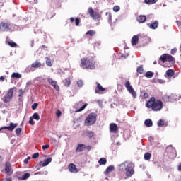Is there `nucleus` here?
<instances>
[{
	"mask_svg": "<svg viewBox=\"0 0 181 181\" xmlns=\"http://www.w3.org/2000/svg\"><path fill=\"white\" fill-rule=\"evenodd\" d=\"M134 168L135 165L128 161H124L119 165V170L120 172L126 171L125 175L127 177H132V175L135 174Z\"/></svg>",
	"mask_w": 181,
	"mask_h": 181,
	"instance_id": "obj_1",
	"label": "nucleus"
},
{
	"mask_svg": "<svg viewBox=\"0 0 181 181\" xmlns=\"http://www.w3.org/2000/svg\"><path fill=\"white\" fill-rule=\"evenodd\" d=\"M146 108L151 109L153 111H160L163 108V103L160 100H156L155 97H151L146 104Z\"/></svg>",
	"mask_w": 181,
	"mask_h": 181,
	"instance_id": "obj_2",
	"label": "nucleus"
},
{
	"mask_svg": "<svg viewBox=\"0 0 181 181\" xmlns=\"http://www.w3.org/2000/svg\"><path fill=\"white\" fill-rule=\"evenodd\" d=\"M80 67L86 70H94L95 69V61L91 58L83 57L81 59Z\"/></svg>",
	"mask_w": 181,
	"mask_h": 181,
	"instance_id": "obj_3",
	"label": "nucleus"
},
{
	"mask_svg": "<svg viewBox=\"0 0 181 181\" xmlns=\"http://www.w3.org/2000/svg\"><path fill=\"white\" fill-rule=\"evenodd\" d=\"M97 122V114L94 112L90 113L85 119V125L90 127L94 125V123Z\"/></svg>",
	"mask_w": 181,
	"mask_h": 181,
	"instance_id": "obj_4",
	"label": "nucleus"
},
{
	"mask_svg": "<svg viewBox=\"0 0 181 181\" xmlns=\"http://www.w3.org/2000/svg\"><path fill=\"white\" fill-rule=\"evenodd\" d=\"M159 61L162 63H166V62H168L169 63H175V57L169 54H163L160 57Z\"/></svg>",
	"mask_w": 181,
	"mask_h": 181,
	"instance_id": "obj_5",
	"label": "nucleus"
},
{
	"mask_svg": "<svg viewBox=\"0 0 181 181\" xmlns=\"http://www.w3.org/2000/svg\"><path fill=\"white\" fill-rule=\"evenodd\" d=\"M12 30V24L9 22L2 21L0 23V32H9Z\"/></svg>",
	"mask_w": 181,
	"mask_h": 181,
	"instance_id": "obj_6",
	"label": "nucleus"
},
{
	"mask_svg": "<svg viewBox=\"0 0 181 181\" xmlns=\"http://www.w3.org/2000/svg\"><path fill=\"white\" fill-rule=\"evenodd\" d=\"M15 88H11L8 90L7 94L2 98L3 103H11L13 97V90H15Z\"/></svg>",
	"mask_w": 181,
	"mask_h": 181,
	"instance_id": "obj_7",
	"label": "nucleus"
},
{
	"mask_svg": "<svg viewBox=\"0 0 181 181\" xmlns=\"http://www.w3.org/2000/svg\"><path fill=\"white\" fill-rule=\"evenodd\" d=\"M91 146L88 145V146H86V144H78L77 146L75 149V152L76 153H79L80 152H83V151H91Z\"/></svg>",
	"mask_w": 181,
	"mask_h": 181,
	"instance_id": "obj_8",
	"label": "nucleus"
},
{
	"mask_svg": "<svg viewBox=\"0 0 181 181\" xmlns=\"http://www.w3.org/2000/svg\"><path fill=\"white\" fill-rule=\"evenodd\" d=\"M124 87H126L127 91H129V93L132 94L134 98H136V92L135 91V90H134V88L131 85V82H129V81L125 82Z\"/></svg>",
	"mask_w": 181,
	"mask_h": 181,
	"instance_id": "obj_9",
	"label": "nucleus"
},
{
	"mask_svg": "<svg viewBox=\"0 0 181 181\" xmlns=\"http://www.w3.org/2000/svg\"><path fill=\"white\" fill-rule=\"evenodd\" d=\"M88 11L92 19H100V18H101V15H100V13L94 11L93 8L89 7Z\"/></svg>",
	"mask_w": 181,
	"mask_h": 181,
	"instance_id": "obj_10",
	"label": "nucleus"
},
{
	"mask_svg": "<svg viewBox=\"0 0 181 181\" xmlns=\"http://www.w3.org/2000/svg\"><path fill=\"white\" fill-rule=\"evenodd\" d=\"M5 172L8 175V176H11L12 173H13V170H12L11 163L6 162L5 163Z\"/></svg>",
	"mask_w": 181,
	"mask_h": 181,
	"instance_id": "obj_11",
	"label": "nucleus"
},
{
	"mask_svg": "<svg viewBox=\"0 0 181 181\" xmlns=\"http://www.w3.org/2000/svg\"><path fill=\"white\" fill-rule=\"evenodd\" d=\"M87 105H88V104L84 103L80 101L76 104V107L78 110H76V112H81V111H83V110H86V107H87Z\"/></svg>",
	"mask_w": 181,
	"mask_h": 181,
	"instance_id": "obj_12",
	"label": "nucleus"
},
{
	"mask_svg": "<svg viewBox=\"0 0 181 181\" xmlns=\"http://www.w3.org/2000/svg\"><path fill=\"white\" fill-rule=\"evenodd\" d=\"M18 127V123H10L9 126L6 127L4 126L3 127L0 128V131H2V129H7V131H10V132H12L15 128Z\"/></svg>",
	"mask_w": 181,
	"mask_h": 181,
	"instance_id": "obj_13",
	"label": "nucleus"
},
{
	"mask_svg": "<svg viewBox=\"0 0 181 181\" xmlns=\"http://www.w3.org/2000/svg\"><path fill=\"white\" fill-rule=\"evenodd\" d=\"M68 170L71 173H78V168L75 165L74 163H70L69 165Z\"/></svg>",
	"mask_w": 181,
	"mask_h": 181,
	"instance_id": "obj_14",
	"label": "nucleus"
},
{
	"mask_svg": "<svg viewBox=\"0 0 181 181\" xmlns=\"http://www.w3.org/2000/svg\"><path fill=\"white\" fill-rule=\"evenodd\" d=\"M47 81H48L49 84L52 86V87H54V88L57 91H59V90H60V87H59V85H57V82L56 81H53V79H52L51 78H49L47 79Z\"/></svg>",
	"mask_w": 181,
	"mask_h": 181,
	"instance_id": "obj_15",
	"label": "nucleus"
},
{
	"mask_svg": "<svg viewBox=\"0 0 181 181\" xmlns=\"http://www.w3.org/2000/svg\"><path fill=\"white\" fill-rule=\"evenodd\" d=\"M110 132H114V134L118 133V126L115 123H111L110 124Z\"/></svg>",
	"mask_w": 181,
	"mask_h": 181,
	"instance_id": "obj_16",
	"label": "nucleus"
},
{
	"mask_svg": "<svg viewBox=\"0 0 181 181\" xmlns=\"http://www.w3.org/2000/svg\"><path fill=\"white\" fill-rule=\"evenodd\" d=\"M50 162H52V158H48L44 160V162L40 161L39 166H40V167L42 166L43 168H45V166H47V165H49V163H50Z\"/></svg>",
	"mask_w": 181,
	"mask_h": 181,
	"instance_id": "obj_17",
	"label": "nucleus"
},
{
	"mask_svg": "<svg viewBox=\"0 0 181 181\" xmlns=\"http://www.w3.org/2000/svg\"><path fill=\"white\" fill-rule=\"evenodd\" d=\"M96 86L97 87L95 89V94H100V91H105V88H104L98 82H96Z\"/></svg>",
	"mask_w": 181,
	"mask_h": 181,
	"instance_id": "obj_18",
	"label": "nucleus"
},
{
	"mask_svg": "<svg viewBox=\"0 0 181 181\" xmlns=\"http://www.w3.org/2000/svg\"><path fill=\"white\" fill-rule=\"evenodd\" d=\"M31 67L33 69H40V67H42V62L36 60L31 64Z\"/></svg>",
	"mask_w": 181,
	"mask_h": 181,
	"instance_id": "obj_19",
	"label": "nucleus"
},
{
	"mask_svg": "<svg viewBox=\"0 0 181 181\" xmlns=\"http://www.w3.org/2000/svg\"><path fill=\"white\" fill-rule=\"evenodd\" d=\"M148 26L150 29H158V27L159 26V21H155L153 23L148 24Z\"/></svg>",
	"mask_w": 181,
	"mask_h": 181,
	"instance_id": "obj_20",
	"label": "nucleus"
},
{
	"mask_svg": "<svg viewBox=\"0 0 181 181\" xmlns=\"http://www.w3.org/2000/svg\"><path fill=\"white\" fill-rule=\"evenodd\" d=\"M138 42H139V37H138V35L133 36L132 39V45L133 46H136V45H138Z\"/></svg>",
	"mask_w": 181,
	"mask_h": 181,
	"instance_id": "obj_21",
	"label": "nucleus"
},
{
	"mask_svg": "<svg viewBox=\"0 0 181 181\" xmlns=\"http://www.w3.org/2000/svg\"><path fill=\"white\" fill-rule=\"evenodd\" d=\"M137 21L139 23H144V22H146V16H139L137 17Z\"/></svg>",
	"mask_w": 181,
	"mask_h": 181,
	"instance_id": "obj_22",
	"label": "nucleus"
},
{
	"mask_svg": "<svg viewBox=\"0 0 181 181\" xmlns=\"http://www.w3.org/2000/svg\"><path fill=\"white\" fill-rule=\"evenodd\" d=\"M144 125L147 127H151L152 125H153V122L151 119H147L144 121Z\"/></svg>",
	"mask_w": 181,
	"mask_h": 181,
	"instance_id": "obj_23",
	"label": "nucleus"
},
{
	"mask_svg": "<svg viewBox=\"0 0 181 181\" xmlns=\"http://www.w3.org/2000/svg\"><path fill=\"white\" fill-rule=\"evenodd\" d=\"M30 177V174L29 173H25L22 175V177L18 178V180H26V179H29Z\"/></svg>",
	"mask_w": 181,
	"mask_h": 181,
	"instance_id": "obj_24",
	"label": "nucleus"
},
{
	"mask_svg": "<svg viewBox=\"0 0 181 181\" xmlns=\"http://www.w3.org/2000/svg\"><path fill=\"white\" fill-rule=\"evenodd\" d=\"M71 84V81L70 80V78H66L64 81V85L65 87H70V85Z\"/></svg>",
	"mask_w": 181,
	"mask_h": 181,
	"instance_id": "obj_25",
	"label": "nucleus"
},
{
	"mask_svg": "<svg viewBox=\"0 0 181 181\" xmlns=\"http://www.w3.org/2000/svg\"><path fill=\"white\" fill-rule=\"evenodd\" d=\"M166 75L168 77H173L175 76V71L173 69H168L166 71Z\"/></svg>",
	"mask_w": 181,
	"mask_h": 181,
	"instance_id": "obj_26",
	"label": "nucleus"
},
{
	"mask_svg": "<svg viewBox=\"0 0 181 181\" xmlns=\"http://www.w3.org/2000/svg\"><path fill=\"white\" fill-rule=\"evenodd\" d=\"M45 64L47 66H48V67H52V66H53V63L52 62V59H50L49 57L46 58Z\"/></svg>",
	"mask_w": 181,
	"mask_h": 181,
	"instance_id": "obj_27",
	"label": "nucleus"
},
{
	"mask_svg": "<svg viewBox=\"0 0 181 181\" xmlns=\"http://www.w3.org/2000/svg\"><path fill=\"white\" fill-rule=\"evenodd\" d=\"M11 78H22V74H19V73H15L13 72L11 74Z\"/></svg>",
	"mask_w": 181,
	"mask_h": 181,
	"instance_id": "obj_28",
	"label": "nucleus"
},
{
	"mask_svg": "<svg viewBox=\"0 0 181 181\" xmlns=\"http://www.w3.org/2000/svg\"><path fill=\"white\" fill-rule=\"evenodd\" d=\"M156 2H158V0H144V4L147 5H153V4H156Z\"/></svg>",
	"mask_w": 181,
	"mask_h": 181,
	"instance_id": "obj_29",
	"label": "nucleus"
},
{
	"mask_svg": "<svg viewBox=\"0 0 181 181\" xmlns=\"http://www.w3.org/2000/svg\"><path fill=\"white\" fill-rule=\"evenodd\" d=\"M114 170V166L110 165L105 170V174L108 175V173H111Z\"/></svg>",
	"mask_w": 181,
	"mask_h": 181,
	"instance_id": "obj_30",
	"label": "nucleus"
},
{
	"mask_svg": "<svg viewBox=\"0 0 181 181\" xmlns=\"http://www.w3.org/2000/svg\"><path fill=\"white\" fill-rule=\"evenodd\" d=\"M98 163L99 165H107V158H100V160H98Z\"/></svg>",
	"mask_w": 181,
	"mask_h": 181,
	"instance_id": "obj_31",
	"label": "nucleus"
},
{
	"mask_svg": "<svg viewBox=\"0 0 181 181\" xmlns=\"http://www.w3.org/2000/svg\"><path fill=\"white\" fill-rule=\"evenodd\" d=\"M85 135L88 136V138H93L94 136V132L91 131H86L85 132Z\"/></svg>",
	"mask_w": 181,
	"mask_h": 181,
	"instance_id": "obj_32",
	"label": "nucleus"
},
{
	"mask_svg": "<svg viewBox=\"0 0 181 181\" xmlns=\"http://www.w3.org/2000/svg\"><path fill=\"white\" fill-rule=\"evenodd\" d=\"M145 77L147 78H152L153 77V72L148 71L146 73Z\"/></svg>",
	"mask_w": 181,
	"mask_h": 181,
	"instance_id": "obj_33",
	"label": "nucleus"
},
{
	"mask_svg": "<svg viewBox=\"0 0 181 181\" xmlns=\"http://www.w3.org/2000/svg\"><path fill=\"white\" fill-rule=\"evenodd\" d=\"M137 73H139V74H142L144 73V65H140L137 69Z\"/></svg>",
	"mask_w": 181,
	"mask_h": 181,
	"instance_id": "obj_34",
	"label": "nucleus"
},
{
	"mask_svg": "<svg viewBox=\"0 0 181 181\" xmlns=\"http://www.w3.org/2000/svg\"><path fill=\"white\" fill-rule=\"evenodd\" d=\"M151 158H152V154H151V153H146L144 154L145 160H149Z\"/></svg>",
	"mask_w": 181,
	"mask_h": 181,
	"instance_id": "obj_35",
	"label": "nucleus"
},
{
	"mask_svg": "<svg viewBox=\"0 0 181 181\" xmlns=\"http://www.w3.org/2000/svg\"><path fill=\"white\" fill-rule=\"evenodd\" d=\"M7 43L9 46H11V47H18V44H16V42H15L7 41Z\"/></svg>",
	"mask_w": 181,
	"mask_h": 181,
	"instance_id": "obj_36",
	"label": "nucleus"
},
{
	"mask_svg": "<svg viewBox=\"0 0 181 181\" xmlns=\"http://www.w3.org/2000/svg\"><path fill=\"white\" fill-rule=\"evenodd\" d=\"M33 119H36V121H39L40 119V116H39V114L37 113H34L33 115V117H31Z\"/></svg>",
	"mask_w": 181,
	"mask_h": 181,
	"instance_id": "obj_37",
	"label": "nucleus"
},
{
	"mask_svg": "<svg viewBox=\"0 0 181 181\" xmlns=\"http://www.w3.org/2000/svg\"><path fill=\"white\" fill-rule=\"evenodd\" d=\"M86 35H88L89 36H94L95 35V30H88Z\"/></svg>",
	"mask_w": 181,
	"mask_h": 181,
	"instance_id": "obj_38",
	"label": "nucleus"
},
{
	"mask_svg": "<svg viewBox=\"0 0 181 181\" xmlns=\"http://www.w3.org/2000/svg\"><path fill=\"white\" fill-rule=\"evenodd\" d=\"M21 132H22V128L18 127L16 129V135H17V136H21Z\"/></svg>",
	"mask_w": 181,
	"mask_h": 181,
	"instance_id": "obj_39",
	"label": "nucleus"
},
{
	"mask_svg": "<svg viewBox=\"0 0 181 181\" xmlns=\"http://www.w3.org/2000/svg\"><path fill=\"white\" fill-rule=\"evenodd\" d=\"M158 127H163V125H165V122L163 121V119H160L158 123H157Z\"/></svg>",
	"mask_w": 181,
	"mask_h": 181,
	"instance_id": "obj_40",
	"label": "nucleus"
},
{
	"mask_svg": "<svg viewBox=\"0 0 181 181\" xmlns=\"http://www.w3.org/2000/svg\"><path fill=\"white\" fill-rule=\"evenodd\" d=\"M35 175H47V171L46 170L38 171L35 173Z\"/></svg>",
	"mask_w": 181,
	"mask_h": 181,
	"instance_id": "obj_41",
	"label": "nucleus"
},
{
	"mask_svg": "<svg viewBox=\"0 0 181 181\" xmlns=\"http://www.w3.org/2000/svg\"><path fill=\"white\" fill-rule=\"evenodd\" d=\"M105 15L108 16L107 20L109 21H112V16L111 15V13L106 12Z\"/></svg>",
	"mask_w": 181,
	"mask_h": 181,
	"instance_id": "obj_42",
	"label": "nucleus"
},
{
	"mask_svg": "<svg viewBox=\"0 0 181 181\" xmlns=\"http://www.w3.org/2000/svg\"><path fill=\"white\" fill-rule=\"evenodd\" d=\"M120 10H121V7H119V6H115L113 7V11L115 12H119Z\"/></svg>",
	"mask_w": 181,
	"mask_h": 181,
	"instance_id": "obj_43",
	"label": "nucleus"
},
{
	"mask_svg": "<svg viewBox=\"0 0 181 181\" xmlns=\"http://www.w3.org/2000/svg\"><path fill=\"white\" fill-rule=\"evenodd\" d=\"M18 92L20 93L18 95V97L22 98V95H23V94H25V90H23V89H19Z\"/></svg>",
	"mask_w": 181,
	"mask_h": 181,
	"instance_id": "obj_44",
	"label": "nucleus"
},
{
	"mask_svg": "<svg viewBox=\"0 0 181 181\" xmlns=\"http://www.w3.org/2000/svg\"><path fill=\"white\" fill-rule=\"evenodd\" d=\"M75 25L76 26H78L80 25V18H75Z\"/></svg>",
	"mask_w": 181,
	"mask_h": 181,
	"instance_id": "obj_45",
	"label": "nucleus"
},
{
	"mask_svg": "<svg viewBox=\"0 0 181 181\" xmlns=\"http://www.w3.org/2000/svg\"><path fill=\"white\" fill-rule=\"evenodd\" d=\"M56 115L58 118H60V117H62V112L60 110H57L56 112Z\"/></svg>",
	"mask_w": 181,
	"mask_h": 181,
	"instance_id": "obj_46",
	"label": "nucleus"
},
{
	"mask_svg": "<svg viewBox=\"0 0 181 181\" xmlns=\"http://www.w3.org/2000/svg\"><path fill=\"white\" fill-rule=\"evenodd\" d=\"M50 148V145L46 144L42 146L43 151H46V149H49Z\"/></svg>",
	"mask_w": 181,
	"mask_h": 181,
	"instance_id": "obj_47",
	"label": "nucleus"
},
{
	"mask_svg": "<svg viewBox=\"0 0 181 181\" xmlns=\"http://www.w3.org/2000/svg\"><path fill=\"white\" fill-rule=\"evenodd\" d=\"M28 122L29 124H30V125H35V121H33V117H30Z\"/></svg>",
	"mask_w": 181,
	"mask_h": 181,
	"instance_id": "obj_48",
	"label": "nucleus"
},
{
	"mask_svg": "<svg viewBox=\"0 0 181 181\" xmlns=\"http://www.w3.org/2000/svg\"><path fill=\"white\" fill-rule=\"evenodd\" d=\"M33 159H37V158H39V153H35L32 156Z\"/></svg>",
	"mask_w": 181,
	"mask_h": 181,
	"instance_id": "obj_49",
	"label": "nucleus"
},
{
	"mask_svg": "<svg viewBox=\"0 0 181 181\" xmlns=\"http://www.w3.org/2000/svg\"><path fill=\"white\" fill-rule=\"evenodd\" d=\"M37 105H39V104H37V103H34L33 105H32V107H31V108H32V110H36V108H37Z\"/></svg>",
	"mask_w": 181,
	"mask_h": 181,
	"instance_id": "obj_50",
	"label": "nucleus"
},
{
	"mask_svg": "<svg viewBox=\"0 0 181 181\" xmlns=\"http://www.w3.org/2000/svg\"><path fill=\"white\" fill-rule=\"evenodd\" d=\"M176 52H177V48H174V49H171L170 53L172 54H176Z\"/></svg>",
	"mask_w": 181,
	"mask_h": 181,
	"instance_id": "obj_51",
	"label": "nucleus"
},
{
	"mask_svg": "<svg viewBox=\"0 0 181 181\" xmlns=\"http://www.w3.org/2000/svg\"><path fill=\"white\" fill-rule=\"evenodd\" d=\"M77 84H78V87H83V85L82 81H78L77 82Z\"/></svg>",
	"mask_w": 181,
	"mask_h": 181,
	"instance_id": "obj_52",
	"label": "nucleus"
},
{
	"mask_svg": "<svg viewBox=\"0 0 181 181\" xmlns=\"http://www.w3.org/2000/svg\"><path fill=\"white\" fill-rule=\"evenodd\" d=\"M149 97V94L148 93H144L143 98H148Z\"/></svg>",
	"mask_w": 181,
	"mask_h": 181,
	"instance_id": "obj_53",
	"label": "nucleus"
},
{
	"mask_svg": "<svg viewBox=\"0 0 181 181\" xmlns=\"http://www.w3.org/2000/svg\"><path fill=\"white\" fill-rule=\"evenodd\" d=\"M0 181H12V178L9 177V178H4Z\"/></svg>",
	"mask_w": 181,
	"mask_h": 181,
	"instance_id": "obj_54",
	"label": "nucleus"
},
{
	"mask_svg": "<svg viewBox=\"0 0 181 181\" xmlns=\"http://www.w3.org/2000/svg\"><path fill=\"white\" fill-rule=\"evenodd\" d=\"M24 163H25V165H28V163H29V160L25 158V159L24 160Z\"/></svg>",
	"mask_w": 181,
	"mask_h": 181,
	"instance_id": "obj_55",
	"label": "nucleus"
},
{
	"mask_svg": "<svg viewBox=\"0 0 181 181\" xmlns=\"http://www.w3.org/2000/svg\"><path fill=\"white\" fill-rule=\"evenodd\" d=\"M176 23L178 26H181V22L180 21H177Z\"/></svg>",
	"mask_w": 181,
	"mask_h": 181,
	"instance_id": "obj_56",
	"label": "nucleus"
},
{
	"mask_svg": "<svg viewBox=\"0 0 181 181\" xmlns=\"http://www.w3.org/2000/svg\"><path fill=\"white\" fill-rule=\"evenodd\" d=\"M5 80V76L0 77V81H4Z\"/></svg>",
	"mask_w": 181,
	"mask_h": 181,
	"instance_id": "obj_57",
	"label": "nucleus"
},
{
	"mask_svg": "<svg viewBox=\"0 0 181 181\" xmlns=\"http://www.w3.org/2000/svg\"><path fill=\"white\" fill-rule=\"evenodd\" d=\"M74 21H76V19H74V17H71V18H70V21H71V23L74 22Z\"/></svg>",
	"mask_w": 181,
	"mask_h": 181,
	"instance_id": "obj_58",
	"label": "nucleus"
},
{
	"mask_svg": "<svg viewBox=\"0 0 181 181\" xmlns=\"http://www.w3.org/2000/svg\"><path fill=\"white\" fill-rule=\"evenodd\" d=\"M158 81H159V83H160V84H163V83H165V81L161 80V79H160Z\"/></svg>",
	"mask_w": 181,
	"mask_h": 181,
	"instance_id": "obj_59",
	"label": "nucleus"
},
{
	"mask_svg": "<svg viewBox=\"0 0 181 181\" xmlns=\"http://www.w3.org/2000/svg\"><path fill=\"white\" fill-rule=\"evenodd\" d=\"M177 169L178 170H181V163H179Z\"/></svg>",
	"mask_w": 181,
	"mask_h": 181,
	"instance_id": "obj_60",
	"label": "nucleus"
},
{
	"mask_svg": "<svg viewBox=\"0 0 181 181\" xmlns=\"http://www.w3.org/2000/svg\"><path fill=\"white\" fill-rule=\"evenodd\" d=\"M25 159H28V160H30V156L27 157V158Z\"/></svg>",
	"mask_w": 181,
	"mask_h": 181,
	"instance_id": "obj_61",
	"label": "nucleus"
},
{
	"mask_svg": "<svg viewBox=\"0 0 181 181\" xmlns=\"http://www.w3.org/2000/svg\"><path fill=\"white\" fill-rule=\"evenodd\" d=\"M26 71H29V72H30V71H31V70H29V69H28V68H27V69H26Z\"/></svg>",
	"mask_w": 181,
	"mask_h": 181,
	"instance_id": "obj_62",
	"label": "nucleus"
},
{
	"mask_svg": "<svg viewBox=\"0 0 181 181\" xmlns=\"http://www.w3.org/2000/svg\"><path fill=\"white\" fill-rule=\"evenodd\" d=\"M2 160V156H0V162Z\"/></svg>",
	"mask_w": 181,
	"mask_h": 181,
	"instance_id": "obj_63",
	"label": "nucleus"
},
{
	"mask_svg": "<svg viewBox=\"0 0 181 181\" xmlns=\"http://www.w3.org/2000/svg\"><path fill=\"white\" fill-rule=\"evenodd\" d=\"M153 64H156V61H155V62H153Z\"/></svg>",
	"mask_w": 181,
	"mask_h": 181,
	"instance_id": "obj_64",
	"label": "nucleus"
}]
</instances>
